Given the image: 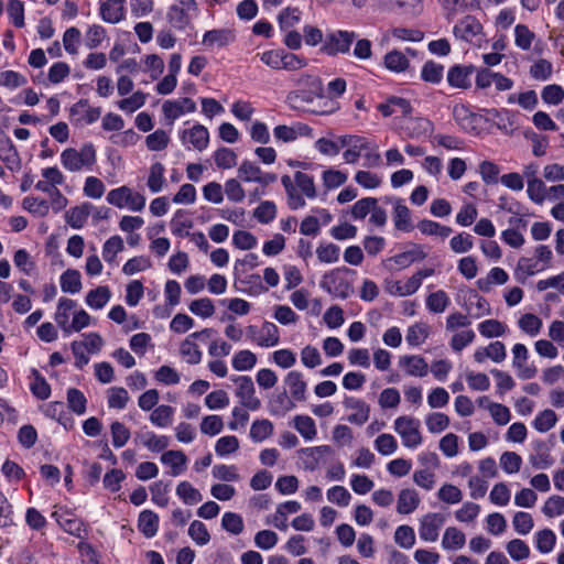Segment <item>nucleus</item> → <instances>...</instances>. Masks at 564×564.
<instances>
[{
	"instance_id": "0eeeda50",
	"label": "nucleus",
	"mask_w": 564,
	"mask_h": 564,
	"mask_svg": "<svg viewBox=\"0 0 564 564\" xmlns=\"http://www.w3.org/2000/svg\"><path fill=\"white\" fill-rule=\"evenodd\" d=\"M394 431L401 436L402 443L408 448H414L422 443L420 421L412 416H399L394 421Z\"/></svg>"
},
{
	"instance_id": "864d4df0",
	"label": "nucleus",
	"mask_w": 564,
	"mask_h": 564,
	"mask_svg": "<svg viewBox=\"0 0 564 564\" xmlns=\"http://www.w3.org/2000/svg\"><path fill=\"white\" fill-rule=\"evenodd\" d=\"M273 432V424L269 420H256L250 427V437L254 442H262Z\"/></svg>"
},
{
	"instance_id": "37998d69",
	"label": "nucleus",
	"mask_w": 564,
	"mask_h": 564,
	"mask_svg": "<svg viewBox=\"0 0 564 564\" xmlns=\"http://www.w3.org/2000/svg\"><path fill=\"white\" fill-rule=\"evenodd\" d=\"M294 427L307 441L313 440L317 434L314 420L307 415H296Z\"/></svg>"
},
{
	"instance_id": "6e6d98bb",
	"label": "nucleus",
	"mask_w": 564,
	"mask_h": 564,
	"mask_svg": "<svg viewBox=\"0 0 564 564\" xmlns=\"http://www.w3.org/2000/svg\"><path fill=\"white\" fill-rule=\"evenodd\" d=\"M449 302L447 294L440 290L431 293L426 297V307L433 313H443L447 308Z\"/></svg>"
},
{
	"instance_id": "338daca9",
	"label": "nucleus",
	"mask_w": 564,
	"mask_h": 564,
	"mask_svg": "<svg viewBox=\"0 0 564 564\" xmlns=\"http://www.w3.org/2000/svg\"><path fill=\"white\" fill-rule=\"evenodd\" d=\"M375 448L383 456L393 454L398 449V442L391 434H380L375 440Z\"/></svg>"
},
{
	"instance_id": "c9c22d12",
	"label": "nucleus",
	"mask_w": 564,
	"mask_h": 564,
	"mask_svg": "<svg viewBox=\"0 0 564 564\" xmlns=\"http://www.w3.org/2000/svg\"><path fill=\"white\" fill-rule=\"evenodd\" d=\"M174 409L170 405L156 406L149 416L150 422L158 427H166L172 424Z\"/></svg>"
},
{
	"instance_id": "f8f14e48",
	"label": "nucleus",
	"mask_w": 564,
	"mask_h": 564,
	"mask_svg": "<svg viewBox=\"0 0 564 564\" xmlns=\"http://www.w3.org/2000/svg\"><path fill=\"white\" fill-rule=\"evenodd\" d=\"M127 13L126 0H101L99 15L109 24H117L124 20Z\"/></svg>"
},
{
	"instance_id": "c03bdc74",
	"label": "nucleus",
	"mask_w": 564,
	"mask_h": 564,
	"mask_svg": "<svg viewBox=\"0 0 564 564\" xmlns=\"http://www.w3.org/2000/svg\"><path fill=\"white\" fill-rule=\"evenodd\" d=\"M124 249L123 240L120 236H112L106 240L102 246V258L106 262L111 263L115 261L117 254Z\"/></svg>"
},
{
	"instance_id": "2f4dec72",
	"label": "nucleus",
	"mask_w": 564,
	"mask_h": 564,
	"mask_svg": "<svg viewBox=\"0 0 564 564\" xmlns=\"http://www.w3.org/2000/svg\"><path fill=\"white\" fill-rule=\"evenodd\" d=\"M111 292L108 286L101 285L86 295V304L94 310H101L110 300Z\"/></svg>"
},
{
	"instance_id": "72a5a7b5",
	"label": "nucleus",
	"mask_w": 564,
	"mask_h": 564,
	"mask_svg": "<svg viewBox=\"0 0 564 564\" xmlns=\"http://www.w3.org/2000/svg\"><path fill=\"white\" fill-rule=\"evenodd\" d=\"M429 335L430 326L427 324L415 323L408 328L405 340L410 346L416 347L422 345L426 340Z\"/></svg>"
},
{
	"instance_id": "58836bf2",
	"label": "nucleus",
	"mask_w": 564,
	"mask_h": 564,
	"mask_svg": "<svg viewBox=\"0 0 564 564\" xmlns=\"http://www.w3.org/2000/svg\"><path fill=\"white\" fill-rule=\"evenodd\" d=\"M165 167L162 163L155 162L150 166V173L148 177V187L152 193H158L163 188Z\"/></svg>"
},
{
	"instance_id": "412c9836",
	"label": "nucleus",
	"mask_w": 564,
	"mask_h": 564,
	"mask_svg": "<svg viewBox=\"0 0 564 564\" xmlns=\"http://www.w3.org/2000/svg\"><path fill=\"white\" fill-rule=\"evenodd\" d=\"M284 382L289 388L291 398L294 401H304L306 399L307 384L302 372L297 370L288 372L284 378Z\"/></svg>"
},
{
	"instance_id": "5fc2aeb1",
	"label": "nucleus",
	"mask_w": 564,
	"mask_h": 564,
	"mask_svg": "<svg viewBox=\"0 0 564 564\" xmlns=\"http://www.w3.org/2000/svg\"><path fill=\"white\" fill-rule=\"evenodd\" d=\"M147 100V95L142 91H135L130 97L121 99L117 102L120 110L132 113L140 109Z\"/></svg>"
},
{
	"instance_id": "473e14b6",
	"label": "nucleus",
	"mask_w": 564,
	"mask_h": 564,
	"mask_svg": "<svg viewBox=\"0 0 564 564\" xmlns=\"http://www.w3.org/2000/svg\"><path fill=\"white\" fill-rule=\"evenodd\" d=\"M82 275L75 269H67L61 275V289L65 293H78L82 290Z\"/></svg>"
},
{
	"instance_id": "8fccbe9b",
	"label": "nucleus",
	"mask_w": 564,
	"mask_h": 564,
	"mask_svg": "<svg viewBox=\"0 0 564 564\" xmlns=\"http://www.w3.org/2000/svg\"><path fill=\"white\" fill-rule=\"evenodd\" d=\"M176 494L186 505H195L203 499L200 492L188 481L180 482L176 487Z\"/></svg>"
},
{
	"instance_id": "f257e3e1",
	"label": "nucleus",
	"mask_w": 564,
	"mask_h": 564,
	"mask_svg": "<svg viewBox=\"0 0 564 564\" xmlns=\"http://www.w3.org/2000/svg\"><path fill=\"white\" fill-rule=\"evenodd\" d=\"M281 183L286 193L288 206L292 210L305 207V197L314 199L317 196L314 177L307 173L297 171L293 177L283 175Z\"/></svg>"
},
{
	"instance_id": "052dcab7",
	"label": "nucleus",
	"mask_w": 564,
	"mask_h": 564,
	"mask_svg": "<svg viewBox=\"0 0 564 564\" xmlns=\"http://www.w3.org/2000/svg\"><path fill=\"white\" fill-rule=\"evenodd\" d=\"M253 216L259 223L269 224L276 216V206L271 200H264L254 209Z\"/></svg>"
},
{
	"instance_id": "c756f323",
	"label": "nucleus",
	"mask_w": 564,
	"mask_h": 564,
	"mask_svg": "<svg viewBox=\"0 0 564 564\" xmlns=\"http://www.w3.org/2000/svg\"><path fill=\"white\" fill-rule=\"evenodd\" d=\"M139 530L147 536L153 538L159 529V517L151 510H144L139 514Z\"/></svg>"
},
{
	"instance_id": "b1692460",
	"label": "nucleus",
	"mask_w": 564,
	"mask_h": 564,
	"mask_svg": "<svg viewBox=\"0 0 564 564\" xmlns=\"http://www.w3.org/2000/svg\"><path fill=\"white\" fill-rule=\"evenodd\" d=\"M393 223L398 230L410 232L414 226L412 224L411 212L401 199H395L393 208Z\"/></svg>"
},
{
	"instance_id": "ddd939ff",
	"label": "nucleus",
	"mask_w": 564,
	"mask_h": 564,
	"mask_svg": "<svg viewBox=\"0 0 564 564\" xmlns=\"http://www.w3.org/2000/svg\"><path fill=\"white\" fill-rule=\"evenodd\" d=\"M445 517L441 513H427L420 521L419 534L423 541L434 542L438 538Z\"/></svg>"
},
{
	"instance_id": "6ab92c4d",
	"label": "nucleus",
	"mask_w": 564,
	"mask_h": 564,
	"mask_svg": "<svg viewBox=\"0 0 564 564\" xmlns=\"http://www.w3.org/2000/svg\"><path fill=\"white\" fill-rule=\"evenodd\" d=\"M473 65H454L447 72V82L454 88L467 89L470 87V76L474 73Z\"/></svg>"
},
{
	"instance_id": "20e7f679",
	"label": "nucleus",
	"mask_w": 564,
	"mask_h": 564,
	"mask_svg": "<svg viewBox=\"0 0 564 564\" xmlns=\"http://www.w3.org/2000/svg\"><path fill=\"white\" fill-rule=\"evenodd\" d=\"M357 39V33L347 30H335L328 32L325 36L321 51L328 56L339 54H349L352 43Z\"/></svg>"
},
{
	"instance_id": "a19ab883",
	"label": "nucleus",
	"mask_w": 564,
	"mask_h": 564,
	"mask_svg": "<svg viewBox=\"0 0 564 564\" xmlns=\"http://www.w3.org/2000/svg\"><path fill=\"white\" fill-rule=\"evenodd\" d=\"M141 443L151 452L158 453L169 446L170 440L164 435H156L153 432H145L140 435Z\"/></svg>"
},
{
	"instance_id": "680f3d73",
	"label": "nucleus",
	"mask_w": 564,
	"mask_h": 564,
	"mask_svg": "<svg viewBox=\"0 0 564 564\" xmlns=\"http://www.w3.org/2000/svg\"><path fill=\"white\" fill-rule=\"evenodd\" d=\"M444 67L433 61L426 62L421 72L423 80L432 84H438L443 78Z\"/></svg>"
},
{
	"instance_id": "9b49d317",
	"label": "nucleus",
	"mask_w": 564,
	"mask_h": 564,
	"mask_svg": "<svg viewBox=\"0 0 564 564\" xmlns=\"http://www.w3.org/2000/svg\"><path fill=\"white\" fill-rule=\"evenodd\" d=\"M529 350L523 344H516L512 347V367L520 379L528 380L535 377L538 369L528 364Z\"/></svg>"
},
{
	"instance_id": "bf43d9fd",
	"label": "nucleus",
	"mask_w": 564,
	"mask_h": 564,
	"mask_svg": "<svg viewBox=\"0 0 564 564\" xmlns=\"http://www.w3.org/2000/svg\"><path fill=\"white\" fill-rule=\"evenodd\" d=\"M536 549L541 553H550L555 545L556 535L550 529H544L535 533Z\"/></svg>"
},
{
	"instance_id": "774afa93",
	"label": "nucleus",
	"mask_w": 564,
	"mask_h": 564,
	"mask_svg": "<svg viewBox=\"0 0 564 564\" xmlns=\"http://www.w3.org/2000/svg\"><path fill=\"white\" fill-rule=\"evenodd\" d=\"M542 512L547 518L564 514V497L551 496L544 503Z\"/></svg>"
},
{
	"instance_id": "bb28decb",
	"label": "nucleus",
	"mask_w": 564,
	"mask_h": 564,
	"mask_svg": "<svg viewBox=\"0 0 564 564\" xmlns=\"http://www.w3.org/2000/svg\"><path fill=\"white\" fill-rule=\"evenodd\" d=\"M161 462L171 467V475H181L187 464V457L182 451H167L162 454Z\"/></svg>"
},
{
	"instance_id": "dca6fc26",
	"label": "nucleus",
	"mask_w": 564,
	"mask_h": 564,
	"mask_svg": "<svg viewBox=\"0 0 564 564\" xmlns=\"http://www.w3.org/2000/svg\"><path fill=\"white\" fill-rule=\"evenodd\" d=\"M59 527L67 533L82 538L85 532L84 523L67 510H56L52 513Z\"/></svg>"
},
{
	"instance_id": "79ce46f5",
	"label": "nucleus",
	"mask_w": 564,
	"mask_h": 564,
	"mask_svg": "<svg viewBox=\"0 0 564 564\" xmlns=\"http://www.w3.org/2000/svg\"><path fill=\"white\" fill-rule=\"evenodd\" d=\"M518 325L522 332L531 337H534L540 333L543 323L539 316L531 313H525L519 318Z\"/></svg>"
},
{
	"instance_id": "603ef678",
	"label": "nucleus",
	"mask_w": 564,
	"mask_h": 564,
	"mask_svg": "<svg viewBox=\"0 0 564 564\" xmlns=\"http://www.w3.org/2000/svg\"><path fill=\"white\" fill-rule=\"evenodd\" d=\"M417 228L423 235L427 236H440V237H448L452 232V229L447 226H443L436 221L430 219H423L417 224Z\"/></svg>"
},
{
	"instance_id": "a878e982",
	"label": "nucleus",
	"mask_w": 564,
	"mask_h": 564,
	"mask_svg": "<svg viewBox=\"0 0 564 564\" xmlns=\"http://www.w3.org/2000/svg\"><path fill=\"white\" fill-rule=\"evenodd\" d=\"M399 365L405 368L406 373L410 376L424 377L429 372V365L421 356H402Z\"/></svg>"
},
{
	"instance_id": "7ed1b4c3",
	"label": "nucleus",
	"mask_w": 564,
	"mask_h": 564,
	"mask_svg": "<svg viewBox=\"0 0 564 564\" xmlns=\"http://www.w3.org/2000/svg\"><path fill=\"white\" fill-rule=\"evenodd\" d=\"M297 89L290 93L288 99L293 104L312 102L324 97V86L318 76L303 74L296 80Z\"/></svg>"
},
{
	"instance_id": "49530a36",
	"label": "nucleus",
	"mask_w": 564,
	"mask_h": 564,
	"mask_svg": "<svg viewBox=\"0 0 564 564\" xmlns=\"http://www.w3.org/2000/svg\"><path fill=\"white\" fill-rule=\"evenodd\" d=\"M237 160L235 151L228 148H220L214 153V161L218 169H232L237 165Z\"/></svg>"
},
{
	"instance_id": "9d476101",
	"label": "nucleus",
	"mask_w": 564,
	"mask_h": 564,
	"mask_svg": "<svg viewBox=\"0 0 564 564\" xmlns=\"http://www.w3.org/2000/svg\"><path fill=\"white\" fill-rule=\"evenodd\" d=\"M180 138L186 149L203 151L209 142V133L206 127L194 124L191 129L180 131Z\"/></svg>"
},
{
	"instance_id": "c85d7f7f",
	"label": "nucleus",
	"mask_w": 564,
	"mask_h": 564,
	"mask_svg": "<svg viewBox=\"0 0 564 564\" xmlns=\"http://www.w3.org/2000/svg\"><path fill=\"white\" fill-rule=\"evenodd\" d=\"M280 341L279 328L271 322H264L260 327L258 336V346L261 347H273Z\"/></svg>"
},
{
	"instance_id": "3c124183",
	"label": "nucleus",
	"mask_w": 564,
	"mask_h": 564,
	"mask_svg": "<svg viewBox=\"0 0 564 564\" xmlns=\"http://www.w3.org/2000/svg\"><path fill=\"white\" fill-rule=\"evenodd\" d=\"M536 454L530 457L531 464L539 469H545L553 465L554 460L545 448L543 442L535 443Z\"/></svg>"
},
{
	"instance_id": "4468645a",
	"label": "nucleus",
	"mask_w": 564,
	"mask_h": 564,
	"mask_svg": "<svg viewBox=\"0 0 564 564\" xmlns=\"http://www.w3.org/2000/svg\"><path fill=\"white\" fill-rule=\"evenodd\" d=\"M453 33L462 41L473 42L482 33V25L475 17L466 15L454 25Z\"/></svg>"
},
{
	"instance_id": "69168bd1",
	"label": "nucleus",
	"mask_w": 564,
	"mask_h": 564,
	"mask_svg": "<svg viewBox=\"0 0 564 564\" xmlns=\"http://www.w3.org/2000/svg\"><path fill=\"white\" fill-rule=\"evenodd\" d=\"M189 311L197 316H200L203 318H208L214 315L215 306L210 299L203 297V299L194 300L189 304Z\"/></svg>"
},
{
	"instance_id": "a18cd8bd",
	"label": "nucleus",
	"mask_w": 564,
	"mask_h": 564,
	"mask_svg": "<svg viewBox=\"0 0 564 564\" xmlns=\"http://www.w3.org/2000/svg\"><path fill=\"white\" fill-rule=\"evenodd\" d=\"M180 354L189 365H197L202 360V351L189 336L181 344Z\"/></svg>"
},
{
	"instance_id": "4c0bfd02",
	"label": "nucleus",
	"mask_w": 564,
	"mask_h": 564,
	"mask_svg": "<svg viewBox=\"0 0 564 564\" xmlns=\"http://www.w3.org/2000/svg\"><path fill=\"white\" fill-rule=\"evenodd\" d=\"M330 447L327 445L303 448L301 453L304 455L305 468L310 470H314L319 464V459L323 455L330 453Z\"/></svg>"
},
{
	"instance_id": "0e129e2a",
	"label": "nucleus",
	"mask_w": 564,
	"mask_h": 564,
	"mask_svg": "<svg viewBox=\"0 0 564 564\" xmlns=\"http://www.w3.org/2000/svg\"><path fill=\"white\" fill-rule=\"evenodd\" d=\"M557 421V416L553 410H544L536 415L533 421V426L541 433L551 430Z\"/></svg>"
},
{
	"instance_id": "f3484780",
	"label": "nucleus",
	"mask_w": 564,
	"mask_h": 564,
	"mask_svg": "<svg viewBox=\"0 0 564 564\" xmlns=\"http://www.w3.org/2000/svg\"><path fill=\"white\" fill-rule=\"evenodd\" d=\"M343 404L347 410L351 411L347 417L349 423L362 425L369 420L370 408L365 401L354 397H347Z\"/></svg>"
},
{
	"instance_id": "a211bd4d",
	"label": "nucleus",
	"mask_w": 564,
	"mask_h": 564,
	"mask_svg": "<svg viewBox=\"0 0 564 564\" xmlns=\"http://www.w3.org/2000/svg\"><path fill=\"white\" fill-rule=\"evenodd\" d=\"M162 110L165 118L173 122L184 113L194 112L196 110V104L187 97L176 100H166L163 104Z\"/></svg>"
},
{
	"instance_id": "ea45409f",
	"label": "nucleus",
	"mask_w": 564,
	"mask_h": 564,
	"mask_svg": "<svg viewBox=\"0 0 564 564\" xmlns=\"http://www.w3.org/2000/svg\"><path fill=\"white\" fill-rule=\"evenodd\" d=\"M232 367L237 371L251 370L257 364V356L250 350H239L232 357Z\"/></svg>"
},
{
	"instance_id": "393cba45",
	"label": "nucleus",
	"mask_w": 564,
	"mask_h": 564,
	"mask_svg": "<svg viewBox=\"0 0 564 564\" xmlns=\"http://www.w3.org/2000/svg\"><path fill=\"white\" fill-rule=\"evenodd\" d=\"M94 210V205L90 203H84L80 206H76L66 212V223L74 229L82 228L87 221L89 215Z\"/></svg>"
},
{
	"instance_id": "6e6552de",
	"label": "nucleus",
	"mask_w": 564,
	"mask_h": 564,
	"mask_svg": "<svg viewBox=\"0 0 564 564\" xmlns=\"http://www.w3.org/2000/svg\"><path fill=\"white\" fill-rule=\"evenodd\" d=\"M237 176L242 182H254L262 187H267L276 181L275 174L263 172L258 165L248 160L241 162L237 170Z\"/></svg>"
},
{
	"instance_id": "f704fd0d",
	"label": "nucleus",
	"mask_w": 564,
	"mask_h": 564,
	"mask_svg": "<svg viewBox=\"0 0 564 564\" xmlns=\"http://www.w3.org/2000/svg\"><path fill=\"white\" fill-rule=\"evenodd\" d=\"M465 534L455 527H448L442 539V546L445 550H459L465 545Z\"/></svg>"
},
{
	"instance_id": "39448f33",
	"label": "nucleus",
	"mask_w": 564,
	"mask_h": 564,
	"mask_svg": "<svg viewBox=\"0 0 564 564\" xmlns=\"http://www.w3.org/2000/svg\"><path fill=\"white\" fill-rule=\"evenodd\" d=\"M198 7L195 0H176L167 11L170 24L177 30H185L197 14Z\"/></svg>"
},
{
	"instance_id": "e433bc0d",
	"label": "nucleus",
	"mask_w": 564,
	"mask_h": 564,
	"mask_svg": "<svg viewBox=\"0 0 564 564\" xmlns=\"http://www.w3.org/2000/svg\"><path fill=\"white\" fill-rule=\"evenodd\" d=\"M478 330L481 336L492 338L503 336L508 327L498 319H486L478 324Z\"/></svg>"
},
{
	"instance_id": "423d86ee",
	"label": "nucleus",
	"mask_w": 564,
	"mask_h": 564,
	"mask_svg": "<svg viewBox=\"0 0 564 564\" xmlns=\"http://www.w3.org/2000/svg\"><path fill=\"white\" fill-rule=\"evenodd\" d=\"M347 269H336L324 274L321 286L330 295L338 299H347L354 293L351 283L345 276Z\"/></svg>"
},
{
	"instance_id": "09e8293b",
	"label": "nucleus",
	"mask_w": 564,
	"mask_h": 564,
	"mask_svg": "<svg viewBox=\"0 0 564 564\" xmlns=\"http://www.w3.org/2000/svg\"><path fill=\"white\" fill-rule=\"evenodd\" d=\"M67 404L75 414L82 415L86 412L87 399L80 390L70 388L67 390Z\"/></svg>"
},
{
	"instance_id": "f03ea898",
	"label": "nucleus",
	"mask_w": 564,
	"mask_h": 564,
	"mask_svg": "<svg viewBox=\"0 0 564 564\" xmlns=\"http://www.w3.org/2000/svg\"><path fill=\"white\" fill-rule=\"evenodd\" d=\"M96 160V149L90 142L79 149L67 148L61 153V163L69 172L91 171Z\"/></svg>"
},
{
	"instance_id": "aec40b11",
	"label": "nucleus",
	"mask_w": 564,
	"mask_h": 564,
	"mask_svg": "<svg viewBox=\"0 0 564 564\" xmlns=\"http://www.w3.org/2000/svg\"><path fill=\"white\" fill-rule=\"evenodd\" d=\"M235 41V33L229 29H214L205 32L202 44L206 47H224Z\"/></svg>"
},
{
	"instance_id": "13d9d810",
	"label": "nucleus",
	"mask_w": 564,
	"mask_h": 564,
	"mask_svg": "<svg viewBox=\"0 0 564 564\" xmlns=\"http://www.w3.org/2000/svg\"><path fill=\"white\" fill-rule=\"evenodd\" d=\"M302 12L297 8H284L278 15V21L282 30H288L296 25L301 20Z\"/></svg>"
},
{
	"instance_id": "4be33fe9",
	"label": "nucleus",
	"mask_w": 564,
	"mask_h": 564,
	"mask_svg": "<svg viewBox=\"0 0 564 564\" xmlns=\"http://www.w3.org/2000/svg\"><path fill=\"white\" fill-rule=\"evenodd\" d=\"M76 302L67 297H61L56 307L54 319L57 326L68 335L69 317L74 313Z\"/></svg>"
},
{
	"instance_id": "1a4fd4ad",
	"label": "nucleus",
	"mask_w": 564,
	"mask_h": 564,
	"mask_svg": "<svg viewBox=\"0 0 564 564\" xmlns=\"http://www.w3.org/2000/svg\"><path fill=\"white\" fill-rule=\"evenodd\" d=\"M232 380L237 383L236 395L239 398L241 405L251 411L260 409L261 401L256 395V388L252 379L248 376H238Z\"/></svg>"
},
{
	"instance_id": "4d7b16f0",
	"label": "nucleus",
	"mask_w": 564,
	"mask_h": 564,
	"mask_svg": "<svg viewBox=\"0 0 564 564\" xmlns=\"http://www.w3.org/2000/svg\"><path fill=\"white\" fill-rule=\"evenodd\" d=\"M327 500L338 507H347L350 503L351 495L344 486H333L326 491Z\"/></svg>"
},
{
	"instance_id": "de8ad7c7",
	"label": "nucleus",
	"mask_w": 564,
	"mask_h": 564,
	"mask_svg": "<svg viewBox=\"0 0 564 564\" xmlns=\"http://www.w3.org/2000/svg\"><path fill=\"white\" fill-rule=\"evenodd\" d=\"M453 116L456 122L464 129V130H473L475 129V120L476 117L474 113L470 112L468 107L465 105H456L453 108Z\"/></svg>"
},
{
	"instance_id": "e2e57ef3",
	"label": "nucleus",
	"mask_w": 564,
	"mask_h": 564,
	"mask_svg": "<svg viewBox=\"0 0 564 564\" xmlns=\"http://www.w3.org/2000/svg\"><path fill=\"white\" fill-rule=\"evenodd\" d=\"M239 449V441L234 435L220 437L215 444V452L218 456L224 457Z\"/></svg>"
},
{
	"instance_id": "2eb2a0df",
	"label": "nucleus",
	"mask_w": 564,
	"mask_h": 564,
	"mask_svg": "<svg viewBox=\"0 0 564 564\" xmlns=\"http://www.w3.org/2000/svg\"><path fill=\"white\" fill-rule=\"evenodd\" d=\"M0 159L11 171H17L21 167L20 155L12 140L3 130H0Z\"/></svg>"
},
{
	"instance_id": "7c9ffc66",
	"label": "nucleus",
	"mask_w": 564,
	"mask_h": 564,
	"mask_svg": "<svg viewBox=\"0 0 564 564\" xmlns=\"http://www.w3.org/2000/svg\"><path fill=\"white\" fill-rule=\"evenodd\" d=\"M383 64L389 70L401 73L409 68L410 61L401 51L392 50L384 55Z\"/></svg>"
},
{
	"instance_id": "cd10ccee",
	"label": "nucleus",
	"mask_w": 564,
	"mask_h": 564,
	"mask_svg": "<svg viewBox=\"0 0 564 564\" xmlns=\"http://www.w3.org/2000/svg\"><path fill=\"white\" fill-rule=\"evenodd\" d=\"M371 143L365 137L358 135L354 142L346 148L343 158L346 163L355 164L364 151L370 150Z\"/></svg>"
},
{
	"instance_id": "5701e85b",
	"label": "nucleus",
	"mask_w": 564,
	"mask_h": 564,
	"mask_svg": "<svg viewBox=\"0 0 564 564\" xmlns=\"http://www.w3.org/2000/svg\"><path fill=\"white\" fill-rule=\"evenodd\" d=\"M420 502V496L414 489H402L398 495L397 512L400 514H410L416 510Z\"/></svg>"
}]
</instances>
